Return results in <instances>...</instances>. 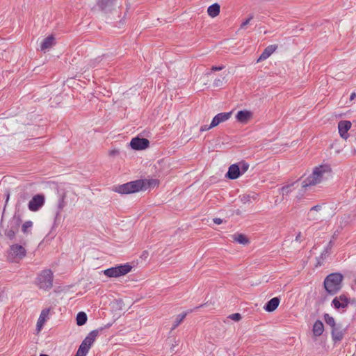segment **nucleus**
Returning a JSON list of instances; mask_svg holds the SVG:
<instances>
[{"label": "nucleus", "mask_w": 356, "mask_h": 356, "mask_svg": "<svg viewBox=\"0 0 356 356\" xmlns=\"http://www.w3.org/2000/svg\"><path fill=\"white\" fill-rule=\"evenodd\" d=\"M352 123L348 120H341L338 123V130L340 136L344 139L347 140L349 137V134L348 131L351 128Z\"/></svg>", "instance_id": "9d476101"}, {"label": "nucleus", "mask_w": 356, "mask_h": 356, "mask_svg": "<svg viewBox=\"0 0 356 356\" xmlns=\"http://www.w3.org/2000/svg\"><path fill=\"white\" fill-rule=\"evenodd\" d=\"M303 180H298L282 188V195H291L296 198H300L303 193L308 190L304 185Z\"/></svg>", "instance_id": "f03ea898"}, {"label": "nucleus", "mask_w": 356, "mask_h": 356, "mask_svg": "<svg viewBox=\"0 0 356 356\" xmlns=\"http://www.w3.org/2000/svg\"><path fill=\"white\" fill-rule=\"evenodd\" d=\"M336 152L337 153H339L340 152V149H336Z\"/></svg>", "instance_id": "8fccbe9b"}, {"label": "nucleus", "mask_w": 356, "mask_h": 356, "mask_svg": "<svg viewBox=\"0 0 356 356\" xmlns=\"http://www.w3.org/2000/svg\"><path fill=\"white\" fill-rule=\"evenodd\" d=\"M324 331V325L321 321H316L312 328V332L314 336L319 337L321 336Z\"/></svg>", "instance_id": "4be33fe9"}, {"label": "nucleus", "mask_w": 356, "mask_h": 356, "mask_svg": "<svg viewBox=\"0 0 356 356\" xmlns=\"http://www.w3.org/2000/svg\"><path fill=\"white\" fill-rule=\"evenodd\" d=\"M224 68H225V67H224L223 65L218 66V67H217V66H213V67H211V72H207V73L206 74V75H207V76H211V75L212 74V73H213V72H215V71H220V70H223Z\"/></svg>", "instance_id": "f704fd0d"}, {"label": "nucleus", "mask_w": 356, "mask_h": 356, "mask_svg": "<svg viewBox=\"0 0 356 356\" xmlns=\"http://www.w3.org/2000/svg\"><path fill=\"white\" fill-rule=\"evenodd\" d=\"M234 240L237 243L243 245L248 244L249 243V240L248 238L243 234H237L234 236Z\"/></svg>", "instance_id": "c85d7f7f"}, {"label": "nucleus", "mask_w": 356, "mask_h": 356, "mask_svg": "<svg viewBox=\"0 0 356 356\" xmlns=\"http://www.w3.org/2000/svg\"><path fill=\"white\" fill-rule=\"evenodd\" d=\"M145 181L146 182V185L148 184L149 186L152 185V184L156 185L157 183V181L154 180V179L148 181Z\"/></svg>", "instance_id": "c03bdc74"}, {"label": "nucleus", "mask_w": 356, "mask_h": 356, "mask_svg": "<svg viewBox=\"0 0 356 356\" xmlns=\"http://www.w3.org/2000/svg\"><path fill=\"white\" fill-rule=\"evenodd\" d=\"M220 6L218 3H215L207 8V13L211 17L218 16L220 13Z\"/></svg>", "instance_id": "b1692460"}, {"label": "nucleus", "mask_w": 356, "mask_h": 356, "mask_svg": "<svg viewBox=\"0 0 356 356\" xmlns=\"http://www.w3.org/2000/svg\"><path fill=\"white\" fill-rule=\"evenodd\" d=\"M251 197L248 195H243L241 197V201L243 204H246L250 202Z\"/></svg>", "instance_id": "4c0bfd02"}, {"label": "nucleus", "mask_w": 356, "mask_h": 356, "mask_svg": "<svg viewBox=\"0 0 356 356\" xmlns=\"http://www.w3.org/2000/svg\"><path fill=\"white\" fill-rule=\"evenodd\" d=\"M49 312H50L49 309H44L42 310L40 315L38 318V320L37 322V325H36L38 332H40L41 330L44 323L48 319Z\"/></svg>", "instance_id": "2eb2a0df"}, {"label": "nucleus", "mask_w": 356, "mask_h": 356, "mask_svg": "<svg viewBox=\"0 0 356 356\" xmlns=\"http://www.w3.org/2000/svg\"><path fill=\"white\" fill-rule=\"evenodd\" d=\"M186 316V313H183L177 315L175 319L174 323L172 325V329H175L185 318Z\"/></svg>", "instance_id": "c756f323"}, {"label": "nucleus", "mask_w": 356, "mask_h": 356, "mask_svg": "<svg viewBox=\"0 0 356 356\" xmlns=\"http://www.w3.org/2000/svg\"><path fill=\"white\" fill-rule=\"evenodd\" d=\"M343 331L337 327H332V335L333 340L341 341L343 337Z\"/></svg>", "instance_id": "a878e982"}, {"label": "nucleus", "mask_w": 356, "mask_h": 356, "mask_svg": "<svg viewBox=\"0 0 356 356\" xmlns=\"http://www.w3.org/2000/svg\"><path fill=\"white\" fill-rule=\"evenodd\" d=\"M65 194H63L58 203V209L62 210L66 205L65 202Z\"/></svg>", "instance_id": "c9c22d12"}, {"label": "nucleus", "mask_w": 356, "mask_h": 356, "mask_svg": "<svg viewBox=\"0 0 356 356\" xmlns=\"http://www.w3.org/2000/svg\"><path fill=\"white\" fill-rule=\"evenodd\" d=\"M349 303L348 298L345 295L335 297L332 300V305L336 309H344Z\"/></svg>", "instance_id": "f8f14e48"}, {"label": "nucleus", "mask_w": 356, "mask_h": 356, "mask_svg": "<svg viewBox=\"0 0 356 356\" xmlns=\"http://www.w3.org/2000/svg\"><path fill=\"white\" fill-rule=\"evenodd\" d=\"M213 222L217 225H220L222 222V220L219 218H216L213 219Z\"/></svg>", "instance_id": "a18cd8bd"}, {"label": "nucleus", "mask_w": 356, "mask_h": 356, "mask_svg": "<svg viewBox=\"0 0 356 356\" xmlns=\"http://www.w3.org/2000/svg\"><path fill=\"white\" fill-rule=\"evenodd\" d=\"M88 353L82 350L81 349H78L76 356H86Z\"/></svg>", "instance_id": "a19ab883"}, {"label": "nucleus", "mask_w": 356, "mask_h": 356, "mask_svg": "<svg viewBox=\"0 0 356 356\" xmlns=\"http://www.w3.org/2000/svg\"><path fill=\"white\" fill-rule=\"evenodd\" d=\"M149 140L146 138L136 137L131 140L130 146L134 149L142 150L146 149L149 146Z\"/></svg>", "instance_id": "1a4fd4ad"}, {"label": "nucleus", "mask_w": 356, "mask_h": 356, "mask_svg": "<svg viewBox=\"0 0 356 356\" xmlns=\"http://www.w3.org/2000/svg\"><path fill=\"white\" fill-rule=\"evenodd\" d=\"M280 298L277 297H275L270 299L265 305L264 309L268 312H272L275 311L280 304Z\"/></svg>", "instance_id": "6ab92c4d"}, {"label": "nucleus", "mask_w": 356, "mask_h": 356, "mask_svg": "<svg viewBox=\"0 0 356 356\" xmlns=\"http://www.w3.org/2000/svg\"><path fill=\"white\" fill-rule=\"evenodd\" d=\"M213 127H211V124L209 126H207V125H203L200 127V131H208L211 129H212Z\"/></svg>", "instance_id": "37998d69"}, {"label": "nucleus", "mask_w": 356, "mask_h": 356, "mask_svg": "<svg viewBox=\"0 0 356 356\" xmlns=\"http://www.w3.org/2000/svg\"><path fill=\"white\" fill-rule=\"evenodd\" d=\"M44 196L42 194L34 195L29 201L28 207L31 211H37L44 204Z\"/></svg>", "instance_id": "6e6552de"}, {"label": "nucleus", "mask_w": 356, "mask_h": 356, "mask_svg": "<svg viewBox=\"0 0 356 356\" xmlns=\"http://www.w3.org/2000/svg\"><path fill=\"white\" fill-rule=\"evenodd\" d=\"M40 356H49L47 355H40Z\"/></svg>", "instance_id": "3c124183"}, {"label": "nucleus", "mask_w": 356, "mask_h": 356, "mask_svg": "<svg viewBox=\"0 0 356 356\" xmlns=\"http://www.w3.org/2000/svg\"><path fill=\"white\" fill-rule=\"evenodd\" d=\"M244 22H250L252 20L263 21L264 18L261 16L258 13L254 12L248 15L247 17L244 19Z\"/></svg>", "instance_id": "bb28decb"}, {"label": "nucleus", "mask_w": 356, "mask_h": 356, "mask_svg": "<svg viewBox=\"0 0 356 356\" xmlns=\"http://www.w3.org/2000/svg\"><path fill=\"white\" fill-rule=\"evenodd\" d=\"M355 96H356L355 92H353V93L350 95V100L354 99H355Z\"/></svg>", "instance_id": "de8ad7c7"}, {"label": "nucleus", "mask_w": 356, "mask_h": 356, "mask_svg": "<svg viewBox=\"0 0 356 356\" xmlns=\"http://www.w3.org/2000/svg\"><path fill=\"white\" fill-rule=\"evenodd\" d=\"M76 324L79 326L84 325L87 321V315L85 312H79L76 316Z\"/></svg>", "instance_id": "cd10ccee"}, {"label": "nucleus", "mask_w": 356, "mask_h": 356, "mask_svg": "<svg viewBox=\"0 0 356 356\" xmlns=\"http://www.w3.org/2000/svg\"><path fill=\"white\" fill-rule=\"evenodd\" d=\"M9 197H10V193L8 191H7L6 192V203L8 202Z\"/></svg>", "instance_id": "09e8293b"}, {"label": "nucleus", "mask_w": 356, "mask_h": 356, "mask_svg": "<svg viewBox=\"0 0 356 356\" xmlns=\"http://www.w3.org/2000/svg\"><path fill=\"white\" fill-rule=\"evenodd\" d=\"M26 250L24 246L19 244H13L10 246L7 257L10 261L18 262L25 257Z\"/></svg>", "instance_id": "423d86ee"}, {"label": "nucleus", "mask_w": 356, "mask_h": 356, "mask_svg": "<svg viewBox=\"0 0 356 356\" xmlns=\"http://www.w3.org/2000/svg\"><path fill=\"white\" fill-rule=\"evenodd\" d=\"M56 44V40L53 35H50L44 38L40 43V49L42 51L51 48Z\"/></svg>", "instance_id": "4468645a"}, {"label": "nucleus", "mask_w": 356, "mask_h": 356, "mask_svg": "<svg viewBox=\"0 0 356 356\" xmlns=\"http://www.w3.org/2000/svg\"><path fill=\"white\" fill-rule=\"evenodd\" d=\"M97 335H98V331L97 330H92L84 339V340L82 341V343H83L85 346H87L90 348L92 344L95 341L96 337H97Z\"/></svg>", "instance_id": "412c9836"}, {"label": "nucleus", "mask_w": 356, "mask_h": 356, "mask_svg": "<svg viewBox=\"0 0 356 356\" xmlns=\"http://www.w3.org/2000/svg\"><path fill=\"white\" fill-rule=\"evenodd\" d=\"M322 206L316 205L312 207L307 213V218L309 220H316L320 218V216L316 213V212H320L321 211Z\"/></svg>", "instance_id": "aec40b11"}, {"label": "nucleus", "mask_w": 356, "mask_h": 356, "mask_svg": "<svg viewBox=\"0 0 356 356\" xmlns=\"http://www.w3.org/2000/svg\"><path fill=\"white\" fill-rule=\"evenodd\" d=\"M79 349L82 350H84L85 352H87L88 353L89 351V349L90 348V347L87 346H85L83 343H81V344L80 345Z\"/></svg>", "instance_id": "ea45409f"}, {"label": "nucleus", "mask_w": 356, "mask_h": 356, "mask_svg": "<svg viewBox=\"0 0 356 356\" xmlns=\"http://www.w3.org/2000/svg\"><path fill=\"white\" fill-rule=\"evenodd\" d=\"M252 113L248 110L240 111L236 115L238 122L242 124H247L252 118Z\"/></svg>", "instance_id": "ddd939ff"}, {"label": "nucleus", "mask_w": 356, "mask_h": 356, "mask_svg": "<svg viewBox=\"0 0 356 356\" xmlns=\"http://www.w3.org/2000/svg\"><path fill=\"white\" fill-rule=\"evenodd\" d=\"M35 285L39 289L44 291H48L53 286V273L50 270H44L37 276Z\"/></svg>", "instance_id": "7ed1b4c3"}, {"label": "nucleus", "mask_w": 356, "mask_h": 356, "mask_svg": "<svg viewBox=\"0 0 356 356\" xmlns=\"http://www.w3.org/2000/svg\"><path fill=\"white\" fill-rule=\"evenodd\" d=\"M32 227H33V222L31 220H27V221L24 222V223L22 225V231L24 234H28L29 232V229H31Z\"/></svg>", "instance_id": "2f4dec72"}, {"label": "nucleus", "mask_w": 356, "mask_h": 356, "mask_svg": "<svg viewBox=\"0 0 356 356\" xmlns=\"http://www.w3.org/2000/svg\"><path fill=\"white\" fill-rule=\"evenodd\" d=\"M131 268L130 265L124 264L106 269L103 273L108 277H119L129 273Z\"/></svg>", "instance_id": "0eeeda50"}, {"label": "nucleus", "mask_w": 356, "mask_h": 356, "mask_svg": "<svg viewBox=\"0 0 356 356\" xmlns=\"http://www.w3.org/2000/svg\"><path fill=\"white\" fill-rule=\"evenodd\" d=\"M229 318L234 321H239L241 319V316L238 313H235L229 315Z\"/></svg>", "instance_id": "e433bc0d"}, {"label": "nucleus", "mask_w": 356, "mask_h": 356, "mask_svg": "<svg viewBox=\"0 0 356 356\" xmlns=\"http://www.w3.org/2000/svg\"><path fill=\"white\" fill-rule=\"evenodd\" d=\"M116 0H97L99 8L103 11L110 10L115 5Z\"/></svg>", "instance_id": "dca6fc26"}, {"label": "nucleus", "mask_w": 356, "mask_h": 356, "mask_svg": "<svg viewBox=\"0 0 356 356\" xmlns=\"http://www.w3.org/2000/svg\"><path fill=\"white\" fill-rule=\"evenodd\" d=\"M332 247V241H330L327 247L323 250L321 256L317 259L316 266H321L323 260L330 254V250Z\"/></svg>", "instance_id": "5701e85b"}, {"label": "nucleus", "mask_w": 356, "mask_h": 356, "mask_svg": "<svg viewBox=\"0 0 356 356\" xmlns=\"http://www.w3.org/2000/svg\"><path fill=\"white\" fill-rule=\"evenodd\" d=\"M146 189V182L144 180H136L118 186L116 191L122 194H129Z\"/></svg>", "instance_id": "39448f33"}, {"label": "nucleus", "mask_w": 356, "mask_h": 356, "mask_svg": "<svg viewBox=\"0 0 356 356\" xmlns=\"http://www.w3.org/2000/svg\"><path fill=\"white\" fill-rule=\"evenodd\" d=\"M237 165H239L241 175L245 173L248 170L249 165L245 162L238 163Z\"/></svg>", "instance_id": "72a5a7b5"}, {"label": "nucleus", "mask_w": 356, "mask_h": 356, "mask_svg": "<svg viewBox=\"0 0 356 356\" xmlns=\"http://www.w3.org/2000/svg\"><path fill=\"white\" fill-rule=\"evenodd\" d=\"M227 73H225V72H222L220 77H216L214 79L213 86L216 88L221 87L224 83L227 82Z\"/></svg>", "instance_id": "393cba45"}, {"label": "nucleus", "mask_w": 356, "mask_h": 356, "mask_svg": "<svg viewBox=\"0 0 356 356\" xmlns=\"http://www.w3.org/2000/svg\"><path fill=\"white\" fill-rule=\"evenodd\" d=\"M232 115V112L220 113L216 115L211 122V127H216L219 124L229 120Z\"/></svg>", "instance_id": "9b49d317"}, {"label": "nucleus", "mask_w": 356, "mask_h": 356, "mask_svg": "<svg viewBox=\"0 0 356 356\" xmlns=\"http://www.w3.org/2000/svg\"><path fill=\"white\" fill-rule=\"evenodd\" d=\"M17 227H18V223H16V225L15 227H12L11 229H10L9 230H7L5 232L6 236L8 238H9L10 239L14 238V237L15 236V233L17 230Z\"/></svg>", "instance_id": "7c9ffc66"}, {"label": "nucleus", "mask_w": 356, "mask_h": 356, "mask_svg": "<svg viewBox=\"0 0 356 356\" xmlns=\"http://www.w3.org/2000/svg\"><path fill=\"white\" fill-rule=\"evenodd\" d=\"M88 353L82 350L81 349H78L76 356H86Z\"/></svg>", "instance_id": "79ce46f5"}, {"label": "nucleus", "mask_w": 356, "mask_h": 356, "mask_svg": "<svg viewBox=\"0 0 356 356\" xmlns=\"http://www.w3.org/2000/svg\"><path fill=\"white\" fill-rule=\"evenodd\" d=\"M276 45H269L268 46L261 54V56L257 59V63L261 62L267 59L276 50Z\"/></svg>", "instance_id": "a211bd4d"}, {"label": "nucleus", "mask_w": 356, "mask_h": 356, "mask_svg": "<svg viewBox=\"0 0 356 356\" xmlns=\"http://www.w3.org/2000/svg\"><path fill=\"white\" fill-rule=\"evenodd\" d=\"M324 319L327 325H329L332 327H335V322L333 317L330 316L327 314H325L324 316Z\"/></svg>", "instance_id": "473e14b6"}, {"label": "nucleus", "mask_w": 356, "mask_h": 356, "mask_svg": "<svg viewBox=\"0 0 356 356\" xmlns=\"http://www.w3.org/2000/svg\"><path fill=\"white\" fill-rule=\"evenodd\" d=\"M241 175L239 165L237 164H233L229 168L226 176L230 179H236Z\"/></svg>", "instance_id": "f3484780"}, {"label": "nucleus", "mask_w": 356, "mask_h": 356, "mask_svg": "<svg viewBox=\"0 0 356 356\" xmlns=\"http://www.w3.org/2000/svg\"><path fill=\"white\" fill-rule=\"evenodd\" d=\"M332 168L328 164H322L313 168L312 174L305 178L304 185L309 189L310 187L316 186L327 180L330 176Z\"/></svg>", "instance_id": "f257e3e1"}, {"label": "nucleus", "mask_w": 356, "mask_h": 356, "mask_svg": "<svg viewBox=\"0 0 356 356\" xmlns=\"http://www.w3.org/2000/svg\"><path fill=\"white\" fill-rule=\"evenodd\" d=\"M296 241H301V233L299 232L298 234L296 237Z\"/></svg>", "instance_id": "49530a36"}, {"label": "nucleus", "mask_w": 356, "mask_h": 356, "mask_svg": "<svg viewBox=\"0 0 356 356\" xmlns=\"http://www.w3.org/2000/svg\"><path fill=\"white\" fill-rule=\"evenodd\" d=\"M343 276L340 273H332L327 276L324 281V286L330 294L336 293L341 288Z\"/></svg>", "instance_id": "20e7f679"}, {"label": "nucleus", "mask_w": 356, "mask_h": 356, "mask_svg": "<svg viewBox=\"0 0 356 356\" xmlns=\"http://www.w3.org/2000/svg\"><path fill=\"white\" fill-rule=\"evenodd\" d=\"M120 153L119 150L118 149H111L108 152V155L110 156H112V157H114L117 155H118Z\"/></svg>", "instance_id": "58836bf2"}]
</instances>
